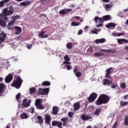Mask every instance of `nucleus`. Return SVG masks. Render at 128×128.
Masks as SVG:
<instances>
[{
  "instance_id": "nucleus-9",
  "label": "nucleus",
  "mask_w": 128,
  "mask_h": 128,
  "mask_svg": "<svg viewBox=\"0 0 128 128\" xmlns=\"http://www.w3.org/2000/svg\"><path fill=\"white\" fill-rule=\"evenodd\" d=\"M6 38V34L4 32H2L0 34V44H2L4 42Z\"/></svg>"
},
{
  "instance_id": "nucleus-13",
  "label": "nucleus",
  "mask_w": 128,
  "mask_h": 128,
  "mask_svg": "<svg viewBox=\"0 0 128 128\" xmlns=\"http://www.w3.org/2000/svg\"><path fill=\"white\" fill-rule=\"evenodd\" d=\"M61 122H62L63 124H62L63 126H68V124L69 122L68 118H64L60 119Z\"/></svg>"
},
{
  "instance_id": "nucleus-34",
  "label": "nucleus",
  "mask_w": 128,
  "mask_h": 128,
  "mask_svg": "<svg viewBox=\"0 0 128 128\" xmlns=\"http://www.w3.org/2000/svg\"><path fill=\"white\" fill-rule=\"evenodd\" d=\"M0 16H2V18L4 22H8V16H6L2 14H0Z\"/></svg>"
},
{
  "instance_id": "nucleus-45",
  "label": "nucleus",
  "mask_w": 128,
  "mask_h": 128,
  "mask_svg": "<svg viewBox=\"0 0 128 128\" xmlns=\"http://www.w3.org/2000/svg\"><path fill=\"white\" fill-rule=\"evenodd\" d=\"M57 127L58 128H62V122H58V121L57 122Z\"/></svg>"
},
{
  "instance_id": "nucleus-40",
  "label": "nucleus",
  "mask_w": 128,
  "mask_h": 128,
  "mask_svg": "<svg viewBox=\"0 0 128 128\" xmlns=\"http://www.w3.org/2000/svg\"><path fill=\"white\" fill-rule=\"evenodd\" d=\"M124 126H128V116H126L124 118Z\"/></svg>"
},
{
  "instance_id": "nucleus-16",
  "label": "nucleus",
  "mask_w": 128,
  "mask_h": 128,
  "mask_svg": "<svg viewBox=\"0 0 128 128\" xmlns=\"http://www.w3.org/2000/svg\"><path fill=\"white\" fill-rule=\"evenodd\" d=\"M80 118L82 120H90V118H92V116H90L86 114H82L80 116Z\"/></svg>"
},
{
  "instance_id": "nucleus-25",
  "label": "nucleus",
  "mask_w": 128,
  "mask_h": 128,
  "mask_svg": "<svg viewBox=\"0 0 128 128\" xmlns=\"http://www.w3.org/2000/svg\"><path fill=\"white\" fill-rule=\"evenodd\" d=\"M58 108L56 106H54L52 108V114L54 116L58 114Z\"/></svg>"
},
{
  "instance_id": "nucleus-55",
  "label": "nucleus",
  "mask_w": 128,
  "mask_h": 128,
  "mask_svg": "<svg viewBox=\"0 0 128 128\" xmlns=\"http://www.w3.org/2000/svg\"><path fill=\"white\" fill-rule=\"evenodd\" d=\"M4 6V2L1 1L0 2V8H2Z\"/></svg>"
},
{
  "instance_id": "nucleus-61",
  "label": "nucleus",
  "mask_w": 128,
  "mask_h": 128,
  "mask_svg": "<svg viewBox=\"0 0 128 128\" xmlns=\"http://www.w3.org/2000/svg\"><path fill=\"white\" fill-rule=\"evenodd\" d=\"M2 2H4V4H6V2H10V0H3Z\"/></svg>"
},
{
  "instance_id": "nucleus-63",
  "label": "nucleus",
  "mask_w": 128,
  "mask_h": 128,
  "mask_svg": "<svg viewBox=\"0 0 128 128\" xmlns=\"http://www.w3.org/2000/svg\"><path fill=\"white\" fill-rule=\"evenodd\" d=\"M94 30H95V32H100V30H100V29H97V28H94Z\"/></svg>"
},
{
  "instance_id": "nucleus-56",
  "label": "nucleus",
  "mask_w": 128,
  "mask_h": 128,
  "mask_svg": "<svg viewBox=\"0 0 128 128\" xmlns=\"http://www.w3.org/2000/svg\"><path fill=\"white\" fill-rule=\"evenodd\" d=\"M125 33L122 32V33H118L117 36H124Z\"/></svg>"
},
{
  "instance_id": "nucleus-14",
  "label": "nucleus",
  "mask_w": 128,
  "mask_h": 128,
  "mask_svg": "<svg viewBox=\"0 0 128 128\" xmlns=\"http://www.w3.org/2000/svg\"><path fill=\"white\" fill-rule=\"evenodd\" d=\"M72 8H67L66 10H62L59 12L60 14H62V16H64V14H68V12H72Z\"/></svg>"
},
{
  "instance_id": "nucleus-60",
  "label": "nucleus",
  "mask_w": 128,
  "mask_h": 128,
  "mask_svg": "<svg viewBox=\"0 0 128 128\" xmlns=\"http://www.w3.org/2000/svg\"><path fill=\"white\" fill-rule=\"evenodd\" d=\"M96 26V28H100V26H102V24H97Z\"/></svg>"
},
{
  "instance_id": "nucleus-36",
  "label": "nucleus",
  "mask_w": 128,
  "mask_h": 128,
  "mask_svg": "<svg viewBox=\"0 0 128 128\" xmlns=\"http://www.w3.org/2000/svg\"><path fill=\"white\" fill-rule=\"evenodd\" d=\"M42 86H50V82L48 81H44L42 84Z\"/></svg>"
},
{
  "instance_id": "nucleus-37",
  "label": "nucleus",
  "mask_w": 128,
  "mask_h": 128,
  "mask_svg": "<svg viewBox=\"0 0 128 128\" xmlns=\"http://www.w3.org/2000/svg\"><path fill=\"white\" fill-rule=\"evenodd\" d=\"M4 84H0V94H2L4 92Z\"/></svg>"
},
{
  "instance_id": "nucleus-50",
  "label": "nucleus",
  "mask_w": 128,
  "mask_h": 128,
  "mask_svg": "<svg viewBox=\"0 0 128 128\" xmlns=\"http://www.w3.org/2000/svg\"><path fill=\"white\" fill-rule=\"evenodd\" d=\"M88 52H90L91 54H92V52H94V48H92V47H90L88 48Z\"/></svg>"
},
{
  "instance_id": "nucleus-64",
  "label": "nucleus",
  "mask_w": 128,
  "mask_h": 128,
  "mask_svg": "<svg viewBox=\"0 0 128 128\" xmlns=\"http://www.w3.org/2000/svg\"><path fill=\"white\" fill-rule=\"evenodd\" d=\"M46 0H41L40 2L41 4H44Z\"/></svg>"
},
{
  "instance_id": "nucleus-1",
  "label": "nucleus",
  "mask_w": 128,
  "mask_h": 128,
  "mask_svg": "<svg viewBox=\"0 0 128 128\" xmlns=\"http://www.w3.org/2000/svg\"><path fill=\"white\" fill-rule=\"evenodd\" d=\"M108 102H110V97L106 94H102L96 102V106H102L104 104H108Z\"/></svg>"
},
{
  "instance_id": "nucleus-19",
  "label": "nucleus",
  "mask_w": 128,
  "mask_h": 128,
  "mask_svg": "<svg viewBox=\"0 0 128 128\" xmlns=\"http://www.w3.org/2000/svg\"><path fill=\"white\" fill-rule=\"evenodd\" d=\"M64 60L65 61L63 62L64 64H70V57H68V56L66 55L64 56Z\"/></svg>"
},
{
  "instance_id": "nucleus-46",
  "label": "nucleus",
  "mask_w": 128,
  "mask_h": 128,
  "mask_svg": "<svg viewBox=\"0 0 128 128\" xmlns=\"http://www.w3.org/2000/svg\"><path fill=\"white\" fill-rule=\"evenodd\" d=\"M46 32V31H42L40 33L38 34V36H41V38H44V34Z\"/></svg>"
},
{
  "instance_id": "nucleus-62",
  "label": "nucleus",
  "mask_w": 128,
  "mask_h": 128,
  "mask_svg": "<svg viewBox=\"0 0 128 128\" xmlns=\"http://www.w3.org/2000/svg\"><path fill=\"white\" fill-rule=\"evenodd\" d=\"M91 32L92 34H98V32H96V31L91 30Z\"/></svg>"
},
{
  "instance_id": "nucleus-15",
  "label": "nucleus",
  "mask_w": 128,
  "mask_h": 128,
  "mask_svg": "<svg viewBox=\"0 0 128 128\" xmlns=\"http://www.w3.org/2000/svg\"><path fill=\"white\" fill-rule=\"evenodd\" d=\"M100 52H108V54H114V52H116V49H111V50L101 49L100 50Z\"/></svg>"
},
{
  "instance_id": "nucleus-20",
  "label": "nucleus",
  "mask_w": 128,
  "mask_h": 128,
  "mask_svg": "<svg viewBox=\"0 0 128 128\" xmlns=\"http://www.w3.org/2000/svg\"><path fill=\"white\" fill-rule=\"evenodd\" d=\"M118 42L119 44H128V40L126 39H118Z\"/></svg>"
},
{
  "instance_id": "nucleus-47",
  "label": "nucleus",
  "mask_w": 128,
  "mask_h": 128,
  "mask_svg": "<svg viewBox=\"0 0 128 128\" xmlns=\"http://www.w3.org/2000/svg\"><path fill=\"white\" fill-rule=\"evenodd\" d=\"M74 112H68V116H69L70 118H72V116H74Z\"/></svg>"
},
{
  "instance_id": "nucleus-28",
  "label": "nucleus",
  "mask_w": 128,
  "mask_h": 128,
  "mask_svg": "<svg viewBox=\"0 0 128 128\" xmlns=\"http://www.w3.org/2000/svg\"><path fill=\"white\" fill-rule=\"evenodd\" d=\"M14 28L16 30V34H20L22 32V28L20 27L16 26Z\"/></svg>"
},
{
  "instance_id": "nucleus-39",
  "label": "nucleus",
  "mask_w": 128,
  "mask_h": 128,
  "mask_svg": "<svg viewBox=\"0 0 128 128\" xmlns=\"http://www.w3.org/2000/svg\"><path fill=\"white\" fill-rule=\"evenodd\" d=\"M38 120L39 124H42V122H44V120H42V116H38Z\"/></svg>"
},
{
  "instance_id": "nucleus-3",
  "label": "nucleus",
  "mask_w": 128,
  "mask_h": 128,
  "mask_svg": "<svg viewBox=\"0 0 128 128\" xmlns=\"http://www.w3.org/2000/svg\"><path fill=\"white\" fill-rule=\"evenodd\" d=\"M48 92H50V88H39L38 94V96H44V94L47 96V94H48Z\"/></svg>"
},
{
  "instance_id": "nucleus-18",
  "label": "nucleus",
  "mask_w": 128,
  "mask_h": 128,
  "mask_svg": "<svg viewBox=\"0 0 128 128\" xmlns=\"http://www.w3.org/2000/svg\"><path fill=\"white\" fill-rule=\"evenodd\" d=\"M78 70L77 68H74V72L76 76V78H80V76H82V72H80V71H78Z\"/></svg>"
},
{
  "instance_id": "nucleus-44",
  "label": "nucleus",
  "mask_w": 128,
  "mask_h": 128,
  "mask_svg": "<svg viewBox=\"0 0 128 128\" xmlns=\"http://www.w3.org/2000/svg\"><path fill=\"white\" fill-rule=\"evenodd\" d=\"M120 86L121 88H122V90H124L126 88V82H122Z\"/></svg>"
},
{
  "instance_id": "nucleus-22",
  "label": "nucleus",
  "mask_w": 128,
  "mask_h": 128,
  "mask_svg": "<svg viewBox=\"0 0 128 128\" xmlns=\"http://www.w3.org/2000/svg\"><path fill=\"white\" fill-rule=\"evenodd\" d=\"M31 2L30 1H25L20 3V5L22 6H30Z\"/></svg>"
},
{
  "instance_id": "nucleus-2",
  "label": "nucleus",
  "mask_w": 128,
  "mask_h": 128,
  "mask_svg": "<svg viewBox=\"0 0 128 128\" xmlns=\"http://www.w3.org/2000/svg\"><path fill=\"white\" fill-rule=\"evenodd\" d=\"M22 82H24V80L20 78V76H18L16 78V80H14L11 84V86H14V88H20Z\"/></svg>"
},
{
  "instance_id": "nucleus-57",
  "label": "nucleus",
  "mask_w": 128,
  "mask_h": 128,
  "mask_svg": "<svg viewBox=\"0 0 128 128\" xmlns=\"http://www.w3.org/2000/svg\"><path fill=\"white\" fill-rule=\"evenodd\" d=\"M32 44L27 45V48H28V50H30V48H32Z\"/></svg>"
},
{
  "instance_id": "nucleus-41",
  "label": "nucleus",
  "mask_w": 128,
  "mask_h": 128,
  "mask_svg": "<svg viewBox=\"0 0 128 128\" xmlns=\"http://www.w3.org/2000/svg\"><path fill=\"white\" fill-rule=\"evenodd\" d=\"M120 104L121 106H128V102H124V101H120Z\"/></svg>"
},
{
  "instance_id": "nucleus-5",
  "label": "nucleus",
  "mask_w": 128,
  "mask_h": 128,
  "mask_svg": "<svg viewBox=\"0 0 128 128\" xmlns=\"http://www.w3.org/2000/svg\"><path fill=\"white\" fill-rule=\"evenodd\" d=\"M35 106L38 110H44V107L42 104V100L40 99H36L35 102Z\"/></svg>"
},
{
  "instance_id": "nucleus-10",
  "label": "nucleus",
  "mask_w": 128,
  "mask_h": 128,
  "mask_svg": "<svg viewBox=\"0 0 128 128\" xmlns=\"http://www.w3.org/2000/svg\"><path fill=\"white\" fill-rule=\"evenodd\" d=\"M45 116V122L47 124H50V121L52 120V117H50V115L48 114H46L44 115Z\"/></svg>"
},
{
  "instance_id": "nucleus-48",
  "label": "nucleus",
  "mask_w": 128,
  "mask_h": 128,
  "mask_svg": "<svg viewBox=\"0 0 128 128\" xmlns=\"http://www.w3.org/2000/svg\"><path fill=\"white\" fill-rule=\"evenodd\" d=\"M58 121H56V120H54L52 122V126H56L58 125Z\"/></svg>"
},
{
  "instance_id": "nucleus-53",
  "label": "nucleus",
  "mask_w": 128,
  "mask_h": 128,
  "mask_svg": "<svg viewBox=\"0 0 128 128\" xmlns=\"http://www.w3.org/2000/svg\"><path fill=\"white\" fill-rule=\"evenodd\" d=\"M82 32H84V31H82V30H79L78 32V36H80V34H82Z\"/></svg>"
},
{
  "instance_id": "nucleus-26",
  "label": "nucleus",
  "mask_w": 128,
  "mask_h": 128,
  "mask_svg": "<svg viewBox=\"0 0 128 128\" xmlns=\"http://www.w3.org/2000/svg\"><path fill=\"white\" fill-rule=\"evenodd\" d=\"M20 118H22V120H26L27 118H28L29 116L28 115V114L26 112H23L21 114Z\"/></svg>"
},
{
  "instance_id": "nucleus-33",
  "label": "nucleus",
  "mask_w": 128,
  "mask_h": 128,
  "mask_svg": "<svg viewBox=\"0 0 128 128\" xmlns=\"http://www.w3.org/2000/svg\"><path fill=\"white\" fill-rule=\"evenodd\" d=\"M106 10H110V8H112V4H106L104 6Z\"/></svg>"
},
{
  "instance_id": "nucleus-49",
  "label": "nucleus",
  "mask_w": 128,
  "mask_h": 128,
  "mask_svg": "<svg viewBox=\"0 0 128 128\" xmlns=\"http://www.w3.org/2000/svg\"><path fill=\"white\" fill-rule=\"evenodd\" d=\"M20 93H18V94L17 95H16V100H20Z\"/></svg>"
},
{
  "instance_id": "nucleus-24",
  "label": "nucleus",
  "mask_w": 128,
  "mask_h": 128,
  "mask_svg": "<svg viewBox=\"0 0 128 128\" xmlns=\"http://www.w3.org/2000/svg\"><path fill=\"white\" fill-rule=\"evenodd\" d=\"M94 20L96 22H100V24H102L104 22V20L102 18H100L98 16H96L94 18Z\"/></svg>"
},
{
  "instance_id": "nucleus-23",
  "label": "nucleus",
  "mask_w": 128,
  "mask_h": 128,
  "mask_svg": "<svg viewBox=\"0 0 128 128\" xmlns=\"http://www.w3.org/2000/svg\"><path fill=\"white\" fill-rule=\"evenodd\" d=\"M105 42H106V39L104 38H102L100 39H97L95 40V42L97 44H102Z\"/></svg>"
},
{
  "instance_id": "nucleus-29",
  "label": "nucleus",
  "mask_w": 128,
  "mask_h": 128,
  "mask_svg": "<svg viewBox=\"0 0 128 128\" xmlns=\"http://www.w3.org/2000/svg\"><path fill=\"white\" fill-rule=\"evenodd\" d=\"M94 56L95 58H98L100 56H104V52H98L94 53Z\"/></svg>"
},
{
  "instance_id": "nucleus-4",
  "label": "nucleus",
  "mask_w": 128,
  "mask_h": 128,
  "mask_svg": "<svg viewBox=\"0 0 128 128\" xmlns=\"http://www.w3.org/2000/svg\"><path fill=\"white\" fill-rule=\"evenodd\" d=\"M112 72H114V69L112 68V67H110V68L106 69V70L105 71V76L106 78H110V80H112V78L110 74H112Z\"/></svg>"
},
{
  "instance_id": "nucleus-12",
  "label": "nucleus",
  "mask_w": 128,
  "mask_h": 128,
  "mask_svg": "<svg viewBox=\"0 0 128 128\" xmlns=\"http://www.w3.org/2000/svg\"><path fill=\"white\" fill-rule=\"evenodd\" d=\"M14 22H16V20H13L11 22H9L7 26L8 30H10L14 28Z\"/></svg>"
},
{
  "instance_id": "nucleus-21",
  "label": "nucleus",
  "mask_w": 128,
  "mask_h": 128,
  "mask_svg": "<svg viewBox=\"0 0 128 128\" xmlns=\"http://www.w3.org/2000/svg\"><path fill=\"white\" fill-rule=\"evenodd\" d=\"M74 110H78L80 108V102H77L74 104Z\"/></svg>"
},
{
  "instance_id": "nucleus-31",
  "label": "nucleus",
  "mask_w": 128,
  "mask_h": 128,
  "mask_svg": "<svg viewBox=\"0 0 128 128\" xmlns=\"http://www.w3.org/2000/svg\"><path fill=\"white\" fill-rule=\"evenodd\" d=\"M103 18V22H106L107 20H110V16L106 15L102 17Z\"/></svg>"
},
{
  "instance_id": "nucleus-6",
  "label": "nucleus",
  "mask_w": 128,
  "mask_h": 128,
  "mask_svg": "<svg viewBox=\"0 0 128 128\" xmlns=\"http://www.w3.org/2000/svg\"><path fill=\"white\" fill-rule=\"evenodd\" d=\"M98 98V94L96 92H92L88 98V102L89 103L94 102L96 100V98Z\"/></svg>"
},
{
  "instance_id": "nucleus-42",
  "label": "nucleus",
  "mask_w": 128,
  "mask_h": 128,
  "mask_svg": "<svg viewBox=\"0 0 128 128\" xmlns=\"http://www.w3.org/2000/svg\"><path fill=\"white\" fill-rule=\"evenodd\" d=\"M71 26H80V22H72L71 23Z\"/></svg>"
},
{
  "instance_id": "nucleus-51",
  "label": "nucleus",
  "mask_w": 128,
  "mask_h": 128,
  "mask_svg": "<svg viewBox=\"0 0 128 128\" xmlns=\"http://www.w3.org/2000/svg\"><path fill=\"white\" fill-rule=\"evenodd\" d=\"M118 121L116 120L114 124L113 125V126L112 128H117L116 126H118Z\"/></svg>"
},
{
  "instance_id": "nucleus-30",
  "label": "nucleus",
  "mask_w": 128,
  "mask_h": 128,
  "mask_svg": "<svg viewBox=\"0 0 128 128\" xmlns=\"http://www.w3.org/2000/svg\"><path fill=\"white\" fill-rule=\"evenodd\" d=\"M116 26V24L114 22H110L108 24V25H106V27L108 28H115Z\"/></svg>"
},
{
  "instance_id": "nucleus-58",
  "label": "nucleus",
  "mask_w": 128,
  "mask_h": 128,
  "mask_svg": "<svg viewBox=\"0 0 128 128\" xmlns=\"http://www.w3.org/2000/svg\"><path fill=\"white\" fill-rule=\"evenodd\" d=\"M17 18H20V16L18 15H16L15 17L13 18V20H15V21L16 20Z\"/></svg>"
},
{
  "instance_id": "nucleus-17",
  "label": "nucleus",
  "mask_w": 128,
  "mask_h": 128,
  "mask_svg": "<svg viewBox=\"0 0 128 128\" xmlns=\"http://www.w3.org/2000/svg\"><path fill=\"white\" fill-rule=\"evenodd\" d=\"M103 84L104 86H110V84H112V80L108 79H104Z\"/></svg>"
},
{
  "instance_id": "nucleus-27",
  "label": "nucleus",
  "mask_w": 128,
  "mask_h": 128,
  "mask_svg": "<svg viewBox=\"0 0 128 128\" xmlns=\"http://www.w3.org/2000/svg\"><path fill=\"white\" fill-rule=\"evenodd\" d=\"M0 24L2 26L6 28V22L2 20V18H0Z\"/></svg>"
},
{
  "instance_id": "nucleus-32",
  "label": "nucleus",
  "mask_w": 128,
  "mask_h": 128,
  "mask_svg": "<svg viewBox=\"0 0 128 128\" xmlns=\"http://www.w3.org/2000/svg\"><path fill=\"white\" fill-rule=\"evenodd\" d=\"M36 92V89L34 87L30 88V94H34Z\"/></svg>"
},
{
  "instance_id": "nucleus-35",
  "label": "nucleus",
  "mask_w": 128,
  "mask_h": 128,
  "mask_svg": "<svg viewBox=\"0 0 128 128\" xmlns=\"http://www.w3.org/2000/svg\"><path fill=\"white\" fill-rule=\"evenodd\" d=\"M100 112H102V109H96L95 112H94V116H100Z\"/></svg>"
},
{
  "instance_id": "nucleus-38",
  "label": "nucleus",
  "mask_w": 128,
  "mask_h": 128,
  "mask_svg": "<svg viewBox=\"0 0 128 128\" xmlns=\"http://www.w3.org/2000/svg\"><path fill=\"white\" fill-rule=\"evenodd\" d=\"M66 48L68 50H72V43L68 42L66 44Z\"/></svg>"
},
{
  "instance_id": "nucleus-7",
  "label": "nucleus",
  "mask_w": 128,
  "mask_h": 128,
  "mask_svg": "<svg viewBox=\"0 0 128 128\" xmlns=\"http://www.w3.org/2000/svg\"><path fill=\"white\" fill-rule=\"evenodd\" d=\"M3 12L4 16H12L14 12L13 10H8V8H5L3 10Z\"/></svg>"
},
{
  "instance_id": "nucleus-54",
  "label": "nucleus",
  "mask_w": 128,
  "mask_h": 128,
  "mask_svg": "<svg viewBox=\"0 0 128 128\" xmlns=\"http://www.w3.org/2000/svg\"><path fill=\"white\" fill-rule=\"evenodd\" d=\"M10 10H12L14 12V6H10Z\"/></svg>"
},
{
  "instance_id": "nucleus-43",
  "label": "nucleus",
  "mask_w": 128,
  "mask_h": 128,
  "mask_svg": "<svg viewBox=\"0 0 128 128\" xmlns=\"http://www.w3.org/2000/svg\"><path fill=\"white\" fill-rule=\"evenodd\" d=\"M111 88H116L118 86V83H112Z\"/></svg>"
},
{
  "instance_id": "nucleus-52",
  "label": "nucleus",
  "mask_w": 128,
  "mask_h": 128,
  "mask_svg": "<svg viewBox=\"0 0 128 128\" xmlns=\"http://www.w3.org/2000/svg\"><path fill=\"white\" fill-rule=\"evenodd\" d=\"M65 68H67L68 70H72V66H70V65H66Z\"/></svg>"
},
{
  "instance_id": "nucleus-11",
  "label": "nucleus",
  "mask_w": 128,
  "mask_h": 128,
  "mask_svg": "<svg viewBox=\"0 0 128 128\" xmlns=\"http://www.w3.org/2000/svg\"><path fill=\"white\" fill-rule=\"evenodd\" d=\"M14 76L11 74H8L5 78V82L6 84H8L12 80Z\"/></svg>"
},
{
  "instance_id": "nucleus-59",
  "label": "nucleus",
  "mask_w": 128,
  "mask_h": 128,
  "mask_svg": "<svg viewBox=\"0 0 128 128\" xmlns=\"http://www.w3.org/2000/svg\"><path fill=\"white\" fill-rule=\"evenodd\" d=\"M74 18H76V20H80V17L78 16H74Z\"/></svg>"
},
{
  "instance_id": "nucleus-8",
  "label": "nucleus",
  "mask_w": 128,
  "mask_h": 128,
  "mask_svg": "<svg viewBox=\"0 0 128 128\" xmlns=\"http://www.w3.org/2000/svg\"><path fill=\"white\" fill-rule=\"evenodd\" d=\"M32 100H28V99H24L22 102V106L24 108H28L30 106Z\"/></svg>"
}]
</instances>
